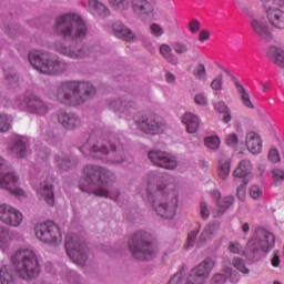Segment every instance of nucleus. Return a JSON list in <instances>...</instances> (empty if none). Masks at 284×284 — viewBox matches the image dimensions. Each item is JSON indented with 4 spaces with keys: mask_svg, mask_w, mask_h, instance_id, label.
Instances as JSON below:
<instances>
[{
    "mask_svg": "<svg viewBox=\"0 0 284 284\" xmlns=\"http://www.w3.org/2000/svg\"><path fill=\"white\" fill-rule=\"evenodd\" d=\"M213 196L216 201V206L212 211V215L214 219L222 217L226 211L234 204L235 197L233 195H227L221 197L220 191H213Z\"/></svg>",
    "mask_w": 284,
    "mask_h": 284,
    "instance_id": "15",
    "label": "nucleus"
},
{
    "mask_svg": "<svg viewBox=\"0 0 284 284\" xmlns=\"http://www.w3.org/2000/svg\"><path fill=\"white\" fill-rule=\"evenodd\" d=\"M112 181H114V174L111 171L97 165H87L83 170L80 190L82 192L90 190L94 196H103L104 199L116 201L119 192L112 190Z\"/></svg>",
    "mask_w": 284,
    "mask_h": 284,
    "instance_id": "2",
    "label": "nucleus"
},
{
    "mask_svg": "<svg viewBox=\"0 0 284 284\" xmlns=\"http://www.w3.org/2000/svg\"><path fill=\"white\" fill-rule=\"evenodd\" d=\"M133 121L138 130L143 131V112H138L136 114H134Z\"/></svg>",
    "mask_w": 284,
    "mask_h": 284,
    "instance_id": "60",
    "label": "nucleus"
},
{
    "mask_svg": "<svg viewBox=\"0 0 284 284\" xmlns=\"http://www.w3.org/2000/svg\"><path fill=\"white\" fill-rule=\"evenodd\" d=\"M0 283L17 284V277H14V271L12 270V266L4 265L0 268Z\"/></svg>",
    "mask_w": 284,
    "mask_h": 284,
    "instance_id": "29",
    "label": "nucleus"
},
{
    "mask_svg": "<svg viewBox=\"0 0 284 284\" xmlns=\"http://www.w3.org/2000/svg\"><path fill=\"white\" fill-rule=\"evenodd\" d=\"M199 233H200V229H195V230L189 232L187 244L185 245L186 250H190L191 247H193Z\"/></svg>",
    "mask_w": 284,
    "mask_h": 284,
    "instance_id": "46",
    "label": "nucleus"
},
{
    "mask_svg": "<svg viewBox=\"0 0 284 284\" xmlns=\"http://www.w3.org/2000/svg\"><path fill=\"white\" fill-rule=\"evenodd\" d=\"M12 265L20 278L31 281L41 274V264L37 253L30 250H19L11 257Z\"/></svg>",
    "mask_w": 284,
    "mask_h": 284,
    "instance_id": "5",
    "label": "nucleus"
},
{
    "mask_svg": "<svg viewBox=\"0 0 284 284\" xmlns=\"http://www.w3.org/2000/svg\"><path fill=\"white\" fill-rule=\"evenodd\" d=\"M271 265L273 267H280L281 265V253L278 250L273 251V257H271Z\"/></svg>",
    "mask_w": 284,
    "mask_h": 284,
    "instance_id": "61",
    "label": "nucleus"
},
{
    "mask_svg": "<svg viewBox=\"0 0 284 284\" xmlns=\"http://www.w3.org/2000/svg\"><path fill=\"white\" fill-rule=\"evenodd\" d=\"M89 8L92 14H97L102 19H105V17H110V9L99 0H89Z\"/></svg>",
    "mask_w": 284,
    "mask_h": 284,
    "instance_id": "26",
    "label": "nucleus"
},
{
    "mask_svg": "<svg viewBox=\"0 0 284 284\" xmlns=\"http://www.w3.org/2000/svg\"><path fill=\"white\" fill-rule=\"evenodd\" d=\"M273 183H280L284 181V170L280 168L273 169Z\"/></svg>",
    "mask_w": 284,
    "mask_h": 284,
    "instance_id": "49",
    "label": "nucleus"
},
{
    "mask_svg": "<svg viewBox=\"0 0 284 284\" xmlns=\"http://www.w3.org/2000/svg\"><path fill=\"white\" fill-rule=\"evenodd\" d=\"M193 74L196 80L202 81L206 78V69L203 64H197L193 71Z\"/></svg>",
    "mask_w": 284,
    "mask_h": 284,
    "instance_id": "45",
    "label": "nucleus"
},
{
    "mask_svg": "<svg viewBox=\"0 0 284 284\" xmlns=\"http://www.w3.org/2000/svg\"><path fill=\"white\" fill-rule=\"evenodd\" d=\"M223 85V74H219L211 83V88L215 91H220Z\"/></svg>",
    "mask_w": 284,
    "mask_h": 284,
    "instance_id": "57",
    "label": "nucleus"
},
{
    "mask_svg": "<svg viewBox=\"0 0 284 284\" xmlns=\"http://www.w3.org/2000/svg\"><path fill=\"white\" fill-rule=\"evenodd\" d=\"M221 227V223L220 222H210L205 229L203 230V232L201 233L200 237H199V242L197 245L200 247L204 246L210 240H212V236L219 232Z\"/></svg>",
    "mask_w": 284,
    "mask_h": 284,
    "instance_id": "25",
    "label": "nucleus"
},
{
    "mask_svg": "<svg viewBox=\"0 0 284 284\" xmlns=\"http://www.w3.org/2000/svg\"><path fill=\"white\" fill-rule=\"evenodd\" d=\"M247 246L252 253L258 252L261 250L258 237L251 239Z\"/></svg>",
    "mask_w": 284,
    "mask_h": 284,
    "instance_id": "53",
    "label": "nucleus"
},
{
    "mask_svg": "<svg viewBox=\"0 0 284 284\" xmlns=\"http://www.w3.org/2000/svg\"><path fill=\"white\" fill-rule=\"evenodd\" d=\"M23 103L24 105H27L31 114H38V116H43V114H48V104L36 94L24 97Z\"/></svg>",
    "mask_w": 284,
    "mask_h": 284,
    "instance_id": "16",
    "label": "nucleus"
},
{
    "mask_svg": "<svg viewBox=\"0 0 284 284\" xmlns=\"http://www.w3.org/2000/svg\"><path fill=\"white\" fill-rule=\"evenodd\" d=\"M168 284H186L182 273H175L173 277L170 278Z\"/></svg>",
    "mask_w": 284,
    "mask_h": 284,
    "instance_id": "62",
    "label": "nucleus"
},
{
    "mask_svg": "<svg viewBox=\"0 0 284 284\" xmlns=\"http://www.w3.org/2000/svg\"><path fill=\"white\" fill-rule=\"evenodd\" d=\"M266 19H268V23H271L273 28L284 30V11L282 9L268 7V10H266Z\"/></svg>",
    "mask_w": 284,
    "mask_h": 284,
    "instance_id": "22",
    "label": "nucleus"
},
{
    "mask_svg": "<svg viewBox=\"0 0 284 284\" xmlns=\"http://www.w3.org/2000/svg\"><path fill=\"white\" fill-rule=\"evenodd\" d=\"M253 170L252 163L250 160H243L241 161L240 165L234 171V176L237 179L246 178L248 174H251Z\"/></svg>",
    "mask_w": 284,
    "mask_h": 284,
    "instance_id": "30",
    "label": "nucleus"
},
{
    "mask_svg": "<svg viewBox=\"0 0 284 284\" xmlns=\"http://www.w3.org/2000/svg\"><path fill=\"white\" fill-rule=\"evenodd\" d=\"M4 32L11 39H16V37H19V34H23V28H21L19 24L11 23L6 26Z\"/></svg>",
    "mask_w": 284,
    "mask_h": 284,
    "instance_id": "37",
    "label": "nucleus"
},
{
    "mask_svg": "<svg viewBox=\"0 0 284 284\" xmlns=\"http://www.w3.org/2000/svg\"><path fill=\"white\" fill-rule=\"evenodd\" d=\"M266 57L268 60L273 61L277 67L284 68V50L277 47L268 48L266 51Z\"/></svg>",
    "mask_w": 284,
    "mask_h": 284,
    "instance_id": "28",
    "label": "nucleus"
},
{
    "mask_svg": "<svg viewBox=\"0 0 284 284\" xmlns=\"http://www.w3.org/2000/svg\"><path fill=\"white\" fill-rule=\"evenodd\" d=\"M143 11L146 19H154V6H156V0H143Z\"/></svg>",
    "mask_w": 284,
    "mask_h": 284,
    "instance_id": "39",
    "label": "nucleus"
},
{
    "mask_svg": "<svg viewBox=\"0 0 284 284\" xmlns=\"http://www.w3.org/2000/svg\"><path fill=\"white\" fill-rule=\"evenodd\" d=\"M0 187L14 196H26V192L19 187V176L10 170L8 162L0 156Z\"/></svg>",
    "mask_w": 284,
    "mask_h": 284,
    "instance_id": "9",
    "label": "nucleus"
},
{
    "mask_svg": "<svg viewBox=\"0 0 284 284\" xmlns=\"http://www.w3.org/2000/svg\"><path fill=\"white\" fill-rule=\"evenodd\" d=\"M12 120L6 115L0 114V132H8L12 128Z\"/></svg>",
    "mask_w": 284,
    "mask_h": 284,
    "instance_id": "43",
    "label": "nucleus"
},
{
    "mask_svg": "<svg viewBox=\"0 0 284 284\" xmlns=\"http://www.w3.org/2000/svg\"><path fill=\"white\" fill-rule=\"evenodd\" d=\"M149 160L154 166L164 170H174L178 166L176 159L164 151H150Z\"/></svg>",
    "mask_w": 284,
    "mask_h": 284,
    "instance_id": "13",
    "label": "nucleus"
},
{
    "mask_svg": "<svg viewBox=\"0 0 284 284\" xmlns=\"http://www.w3.org/2000/svg\"><path fill=\"white\" fill-rule=\"evenodd\" d=\"M85 143H101L106 141V143H119L121 138L116 135V133H104L102 134L101 131L94 130L90 133L84 134Z\"/></svg>",
    "mask_w": 284,
    "mask_h": 284,
    "instance_id": "18",
    "label": "nucleus"
},
{
    "mask_svg": "<svg viewBox=\"0 0 284 284\" xmlns=\"http://www.w3.org/2000/svg\"><path fill=\"white\" fill-rule=\"evenodd\" d=\"M250 195L253 200H258L263 197V191L258 185H252L250 190Z\"/></svg>",
    "mask_w": 284,
    "mask_h": 284,
    "instance_id": "51",
    "label": "nucleus"
},
{
    "mask_svg": "<svg viewBox=\"0 0 284 284\" xmlns=\"http://www.w3.org/2000/svg\"><path fill=\"white\" fill-rule=\"evenodd\" d=\"M34 232L38 240L53 247H57L63 239L61 229L52 221L36 225Z\"/></svg>",
    "mask_w": 284,
    "mask_h": 284,
    "instance_id": "10",
    "label": "nucleus"
},
{
    "mask_svg": "<svg viewBox=\"0 0 284 284\" xmlns=\"http://www.w3.org/2000/svg\"><path fill=\"white\" fill-rule=\"evenodd\" d=\"M257 239L260 241V250L268 252L275 245V235L265 229H257Z\"/></svg>",
    "mask_w": 284,
    "mask_h": 284,
    "instance_id": "23",
    "label": "nucleus"
},
{
    "mask_svg": "<svg viewBox=\"0 0 284 284\" xmlns=\"http://www.w3.org/2000/svg\"><path fill=\"white\" fill-rule=\"evenodd\" d=\"M150 29H151V34L155 38H160L164 33L162 27H160V24H156V23L151 24Z\"/></svg>",
    "mask_w": 284,
    "mask_h": 284,
    "instance_id": "59",
    "label": "nucleus"
},
{
    "mask_svg": "<svg viewBox=\"0 0 284 284\" xmlns=\"http://www.w3.org/2000/svg\"><path fill=\"white\" fill-rule=\"evenodd\" d=\"M28 61L34 70L51 77L63 74L68 70L65 61L44 50H31L28 53Z\"/></svg>",
    "mask_w": 284,
    "mask_h": 284,
    "instance_id": "4",
    "label": "nucleus"
},
{
    "mask_svg": "<svg viewBox=\"0 0 284 284\" xmlns=\"http://www.w3.org/2000/svg\"><path fill=\"white\" fill-rule=\"evenodd\" d=\"M231 172V163L230 160H220V166H219V176L222 180H226Z\"/></svg>",
    "mask_w": 284,
    "mask_h": 284,
    "instance_id": "36",
    "label": "nucleus"
},
{
    "mask_svg": "<svg viewBox=\"0 0 284 284\" xmlns=\"http://www.w3.org/2000/svg\"><path fill=\"white\" fill-rule=\"evenodd\" d=\"M235 85H236L237 92L241 97L243 104L246 108L254 109V104L252 103L251 97H250L248 92L245 90V88L240 82H235Z\"/></svg>",
    "mask_w": 284,
    "mask_h": 284,
    "instance_id": "33",
    "label": "nucleus"
},
{
    "mask_svg": "<svg viewBox=\"0 0 284 284\" xmlns=\"http://www.w3.org/2000/svg\"><path fill=\"white\" fill-rule=\"evenodd\" d=\"M17 209H14L12 205L10 204H1L0 205V221L2 223H7L10 222V216H12L14 214Z\"/></svg>",
    "mask_w": 284,
    "mask_h": 284,
    "instance_id": "32",
    "label": "nucleus"
},
{
    "mask_svg": "<svg viewBox=\"0 0 284 284\" xmlns=\"http://www.w3.org/2000/svg\"><path fill=\"white\" fill-rule=\"evenodd\" d=\"M252 30L260 40L264 42H271L274 40V34L268 26L266 18H253L252 22Z\"/></svg>",
    "mask_w": 284,
    "mask_h": 284,
    "instance_id": "14",
    "label": "nucleus"
},
{
    "mask_svg": "<svg viewBox=\"0 0 284 284\" xmlns=\"http://www.w3.org/2000/svg\"><path fill=\"white\" fill-rule=\"evenodd\" d=\"M80 152L84 156H92L93 159H105L111 163H123V151L116 152V145L114 144H103V143H84L80 146Z\"/></svg>",
    "mask_w": 284,
    "mask_h": 284,
    "instance_id": "7",
    "label": "nucleus"
},
{
    "mask_svg": "<svg viewBox=\"0 0 284 284\" xmlns=\"http://www.w3.org/2000/svg\"><path fill=\"white\" fill-rule=\"evenodd\" d=\"M109 3H111L115 10H128V8H130L128 0H109Z\"/></svg>",
    "mask_w": 284,
    "mask_h": 284,
    "instance_id": "44",
    "label": "nucleus"
},
{
    "mask_svg": "<svg viewBox=\"0 0 284 284\" xmlns=\"http://www.w3.org/2000/svg\"><path fill=\"white\" fill-rule=\"evenodd\" d=\"M233 266L243 274H250V268H247L245 261L241 257H234Z\"/></svg>",
    "mask_w": 284,
    "mask_h": 284,
    "instance_id": "42",
    "label": "nucleus"
},
{
    "mask_svg": "<svg viewBox=\"0 0 284 284\" xmlns=\"http://www.w3.org/2000/svg\"><path fill=\"white\" fill-rule=\"evenodd\" d=\"M159 253L156 239L149 232H144L143 237V260L152 261Z\"/></svg>",
    "mask_w": 284,
    "mask_h": 284,
    "instance_id": "17",
    "label": "nucleus"
},
{
    "mask_svg": "<svg viewBox=\"0 0 284 284\" xmlns=\"http://www.w3.org/2000/svg\"><path fill=\"white\" fill-rule=\"evenodd\" d=\"M132 10L136 17L143 14V0H132Z\"/></svg>",
    "mask_w": 284,
    "mask_h": 284,
    "instance_id": "47",
    "label": "nucleus"
},
{
    "mask_svg": "<svg viewBox=\"0 0 284 284\" xmlns=\"http://www.w3.org/2000/svg\"><path fill=\"white\" fill-rule=\"evenodd\" d=\"M30 141H32V139H30L27 135L16 134V135L12 136V142L13 143H30Z\"/></svg>",
    "mask_w": 284,
    "mask_h": 284,
    "instance_id": "63",
    "label": "nucleus"
},
{
    "mask_svg": "<svg viewBox=\"0 0 284 284\" xmlns=\"http://www.w3.org/2000/svg\"><path fill=\"white\" fill-rule=\"evenodd\" d=\"M246 186L247 182L243 181V183L237 187V197L241 201H245L246 199Z\"/></svg>",
    "mask_w": 284,
    "mask_h": 284,
    "instance_id": "58",
    "label": "nucleus"
},
{
    "mask_svg": "<svg viewBox=\"0 0 284 284\" xmlns=\"http://www.w3.org/2000/svg\"><path fill=\"white\" fill-rule=\"evenodd\" d=\"M214 267L215 261L212 260V257H205L203 262H200L197 266H194L192 271H190L185 284H204Z\"/></svg>",
    "mask_w": 284,
    "mask_h": 284,
    "instance_id": "11",
    "label": "nucleus"
},
{
    "mask_svg": "<svg viewBox=\"0 0 284 284\" xmlns=\"http://www.w3.org/2000/svg\"><path fill=\"white\" fill-rule=\"evenodd\" d=\"M41 194L48 205H51V207L54 206V191H52V184L44 183L42 185Z\"/></svg>",
    "mask_w": 284,
    "mask_h": 284,
    "instance_id": "35",
    "label": "nucleus"
},
{
    "mask_svg": "<svg viewBox=\"0 0 284 284\" xmlns=\"http://www.w3.org/2000/svg\"><path fill=\"white\" fill-rule=\"evenodd\" d=\"M10 245V231L6 226H0V250H6Z\"/></svg>",
    "mask_w": 284,
    "mask_h": 284,
    "instance_id": "40",
    "label": "nucleus"
},
{
    "mask_svg": "<svg viewBox=\"0 0 284 284\" xmlns=\"http://www.w3.org/2000/svg\"><path fill=\"white\" fill-rule=\"evenodd\" d=\"M9 154L16 159H23L26 156V143H12L9 145Z\"/></svg>",
    "mask_w": 284,
    "mask_h": 284,
    "instance_id": "34",
    "label": "nucleus"
},
{
    "mask_svg": "<svg viewBox=\"0 0 284 284\" xmlns=\"http://www.w3.org/2000/svg\"><path fill=\"white\" fill-rule=\"evenodd\" d=\"M58 122L65 130H77L81 125V118L74 112L60 111L58 113Z\"/></svg>",
    "mask_w": 284,
    "mask_h": 284,
    "instance_id": "19",
    "label": "nucleus"
},
{
    "mask_svg": "<svg viewBox=\"0 0 284 284\" xmlns=\"http://www.w3.org/2000/svg\"><path fill=\"white\" fill-rule=\"evenodd\" d=\"M200 28H201V24H200L199 20H192V22H190V24H189V30L193 34L199 32Z\"/></svg>",
    "mask_w": 284,
    "mask_h": 284,
    "instance_id": "64",
    "label": "nucleus"
},
{
    "mask_svg": "<svg viewBox=\"0 0 284 284\" xmlns=\"http://www.w3.org/2000/svg\"><path fill=\"white\" fill-rule=\"evenodd\" d=\"M182 122L186 125V131L189 134H195L200 128V119L197 115L192 113H185L182 116Z\"/></svg>",
    "mask_w": 284,
    "mask_h": 284,
    "instance_id": "27",
    "label": "nucleus"
},
{
    "mask_svg": "<svg viewBox=\"0 0 284 284\" xmlns=\"http://www.w3.org/2000/svg\"><path fill=\"white\" fill-rule=\"evenodd\" d=\"M160 53L169 63L176 65L179 63L176 57L173 54V50L169 44H162L160 47Z\"/></svg>",
    "mask_w": 284,
    "mask_h": 284,
    "instance_id": "31",
    "label": "nucleus"
},
{
    "mask_svg": "<svg viewBox=\"0 0 284 284\" xmlns=\"http://www.w3.org/2000/svg\"><path fill=\"white\" fill-rule=\"evenodd\" d=\"M6 79L10 85H16V83H19V73L17 71L12 70L8 73H6Z\"/></svg>",
    "mask_w": 284,
    "mask_h": 284,
    "instance_id": "50",
    "label": "nucleus"
},
{
    "mask_svg": "<svg viewBox=\"0 0 284 284\" xmlns=\"http://www.w3.org/2000/svg\"><path fill=\"white\" fill-rule=\"evenodd\" d=\"M246 143H262L261 135L256 132L247 133Z\"/></svg>",
    "mask_w": 284,
    "mask_h": 284,
    "instance_id": "56",
    "label": "nucleus"
},
{
    "mask_svg": "<svg viewBox=\"0 0 284 284\" xmlns=\"http://www.w3.org/2000/svg\"><path fill=\"white\" fill-rule=\"evenodd\" d=\"M129 250L133 257H135L138 261H141L143 258V232L135 233L130 240H129Z\"/></svg>",
    "mask_w": 284,
    "mask_h": 284,
    "instance_id": "21",
    "label": "nucleus"
},
{
    "mask_svg": "<svg viewBox=\"0 0 284 284\" xmlns=\"http://www.w3.org/2000/svg\"><path fill=\"white\" fill-rule=\"evenodd\" d=\"M165 190L166 184L158 183L153 194V209L160 217L172 220L176 214L179 199L176 195H170Z\"/></svg>",
    "mask_w": 284,
    "mask_h": 284,
    "instance_id": "6",
    "label": "nucleus"
},
{
    "mask_svg": "<svg viewBox=\"0 0 284 284\" xmlns=\"http://www.w3.org/2000/svg\"><path fill=\"white\" fill-rule=\"evenodd\" d=\"M194 102L200 106H205L209 104L207 97L204 93H197L194 97Z\"/></svg>",
    "mask_w": 284,
    "mask_h": 284,
    "instance_id": "52",
    "label": "nucleus"
},
{
    "mask_svg": "<svg viewBox=\"0 0 284 284\" xmlns=\"http://www.w3.org/2000/svg\"><path fill=\"white\" fill-rule=\"evenodd\" d=\"M97 95V88L92 83L85 81H63L60 82L55 90V98L62 105H68L69 108H77L94 99Z\"/></svg>",
    "mask_w": 284,
    "mask_h": 284,
    "instance_id": "3",
    "label": "nucleus"
},
{
    "mask_svg": "<svg viewBox=\"0 0 284 284\" xmlns=\"http://www.w3.org/2000/svg\"><path fill=\"white\" fill-rule=\"evenodd\" d=\"M55 163L58 165V168H60V170H70V168H72L74 165V162H72V160H69L68 156L62 155V156H58L55 159Z\"/></svg>",
    "mask_w": 284,
    "mask_h": 284,
    "instance_id": "41",
    "label": "nucleus"
},
{
    "mask_svg": "<svg viewBox=\"0 0 284 284\" xmlns=\"http://www.w3.org/2000/svg\"><path fill=\"white\" fill-rule=\"evenodd\" d=\"M165 122L156 114L150 115L144 120L143 131L145 134H162Z\"/></svg>",
    "mask_w": 284,
    "mask_h": 284,
    "instance_id": "20",
    "label": "nucleus"
},
{
    "mask_svg": "<svg viewBox=\"0 0 284 284\" xmlns=\"http://www.w3.org/2000/svg\"><path fill=\"white\" fill-rule=\"evenodd\" d=\"M173 49H174V52L179 55H184L189 52L187 45L185 43H182V42H176L173 45Z\"/></svg>",
    "mask_w": 284,
    "mask_h": 284,
    "instance_id": "48",
    "label": "nucleus"
},
{
    "mask_svg": "<svg viewBox=\"0 0 284 284\" xmlns=\"http://www.w3.org/2000/svg\"><path fill=\"white\" fill-rule=\"evenodd\" d=\"M226 280L227 277L226 275H224V273H216L215 275H213L211 284H225Z\"/></svg>",
    "mask_w": 284,
    "mask_h": 284,
    "instance_id": "54",
    "label": "nucleus"
},
{
    "mask_svg": "<svg viewBox=\"0 0 284 284\" xmlns=\"http://www.w3.org/2000/svg\"><path fill=\"white\" fill-rule=\"evenodd\" d=\"M54 31L63 41H72L69 44L61 41L55 42V50L63 57H68L69 59H85L88 57H94L101 50V47L97 44H81L77 42L85 39V34H88L85 21L77 13H67L57 18Z\"/></svg>",
    "mask_w": 284,
    "mask_h": 284,
    "instance_id": "1",
    "label": "nucleus"
},
{
    "mask_svg": "<svg viewBox=\"0 0 284 284\" xmlns=\"http://www.w3.org/2000/svg\"><path fill=\"white\" fill-rule=\"evenodd\" d=\"M109 108H111L113 112L120 114V119H128L129 116H132L134 111L139 108V104H136L132 98L124 95L111 100Z\"/></svg>",
    "mask_w": 284,
    "mask_h": 284,
    "instance_id": "12",
    "label": "nucleus"
},
{
    "mask_svg": "<svg viewBox=\"0 0 284 284\" xmlns=\"http://www.w3.org/2000/svg\"><path fill=\"white\" fill-rule=\"evenodd\" d=\"M10 222H6L4 225H9L10 227H19L21 223H23V213L18 209L14 211L13 215H10Z\"/></svg>",
    "mask_w": 284,
    "mask_h": 284,
    "instance_id": "38",
    "label": "nucleus"
},
{
    "mask_svg": "<svg viewBox=\"0 0 284 284\" xmlns=\"http://www.w3.org/2000/svg\"><path fill=\"white\" fill-rule=\"evenodd\" d=\"M112 30H113L114 37H116L118 39H121L122 41H128L129 43H132V41L136 39V36L134 34V32H132L131 29L128 28L122 22H114L112 24Z\"/></svg>",
    "mask_w": 284,
    "mask_h": 284,
    "instance_id": "24",
    "label": "nucleus"
},
{
    "mask_svg": "<svg viewBox=\"0 0 284 284\" xmlns=\"http://www.w3.org/2000/svg\"><path fill=\"white\" fill-rule=\"evenodd\" d=\"M247 149L251 154H261L263 145L261 143H248Z\"/></svg>",
    "mask_w": 284,
    "mask_h": 284,
    "instance_id": "55",
    "label": "nucleus"
},
{
    "mask_svg": "<svg viewBox=\"0 0 284 284\" xmlns=\"http://www.w3.org/2000/svg\"><path fill=\"white\" fill-rule=\"evenodd\" d=\"M64 247L69 258L75 265H85V261H88V247L83 243V240L79 239V235L69 233L65 236Z\"/></svg>",
    "mask_w": 284,
    "mask_h": 284,
    "instance_id": "8",
    "label": "nucleus"
}]
</instances>
